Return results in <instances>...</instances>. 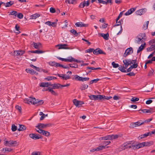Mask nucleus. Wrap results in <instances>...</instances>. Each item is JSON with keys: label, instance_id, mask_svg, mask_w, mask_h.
<instances>
[{"label": "nucleus", "instance_id": "obj_25", "mask_svg": "<svg viewBox=\"0 0 155 155\" xmlns=\"http://www.w3.org/2000/svg\"><path fill=\"white\" fill-rule=\"evenodd\" d=\"M12 149L9 148H7L6 147L5 148H3L1 150L2 151V152H3L4 153H5L7 152H9L12 150Z\"/></svg>", "mask_w": 155, "mask_h": 155}, {"label": "nucleus", "instance_id": "obj_38", "mask_svg": "<svg viewBox=\"0 0 155 155\" xmlns=\"http://www.w3.org/2000/svg\"><path fill=\"white\" fill-rule=\"evenodd\" d=\"M62 75H63L62 78L63 80H67L68 79H69L71 78L70 77L67 75H66L65 74H62Z\"/></svg>", "mask_w": 155, "mask_h": 155}, {"label": "nucleus", "instance_id": "obj_49", "mask_svg": "<svg viewBox=\"0 0 155 155\" xmlns=\"http://www.w3.org/2000/svg\"><path fill=\"white\" fill-rule=\"evenodd\" d=\"M99 80H100L99 79H98V78L92 80L90 81V84H92L93 83H96V82H97V81H99Z\"/></svg>", "mask_w": 155, "mask_h": 155}, {"label": "nucleus", "instance_id": "obj_7", "mask_svg": "<svg viewBox=\"0 0 155 155\" xmlns=\"http://www.w3.org/2000/svg\"><path fill=\"white\" fill-rule=\"evenodd\" d=\"M132 142V141H128L125 143L120 146V148L122 150H124L128 148H130Z\"/></svg>", "mask_w": 155, "mask_h": 155}, {"label": "nucleus", "instance_id": "obj_43", "mask_svg": "<svg viewBox=\"0 0 155 155\" xmlns=\"http://www.w3.org/2000/svg\"><path fill=\"white\" fill-rule=\"evenodd\" d=\"M57 63L54 61H50L48 62V64L50 66L56 67L55 65L57 64Z\"/></svg>", "mask_w": 155, "mask_h": 155}, {"label": "nucleus", "instance_id": "obj_44", "mask_svg": "<svg viewBox=\"0 0 155 155\" xmlns=\"http://www.w3.org/2000/svg\"><path fill=\"white\" fill-rule=\"evenodd\" d=\"M155 48L154 47V46H151L147 48V51H151L153 50H155Z\"/></svg>", "mask_w": 155, "mask_h": 155}, {"label": "nucleus", "instance_id": "obj_53", "mask_svg": "<svg viewBox=\"0 0 155 155\" xmlns=\"http://www.w3.org/2000/svg\"><path fill=\"white\" fill-rule=\"evenodd\" d=\"M94 48H90L86 50L85 51V52L86 53H91V52L93 51Z\"/></svg>", "mask_w": 155, "mask_h": 155}, {"label": "nucleus", "instance_id": "obj_46", "mask_svg": "<svg viewBox=\"0 0 155 155\" xmlns=\"http://www.w3.org/2000/svg\"><path fill=\"white\" fill-rule=\"evenodd\" d=\"M139 99L138 97H133L130 100L131 101L135 102L139 100Z\"/></svg>", "mask_w": 155, "mask_h": 155}, {"label": "nucleus", "instance_id": "obj_33", "mask_svg": "<svg viewBox=\"0 0 155 155\" xmlns=\"http://www.w3.org/2000/svg\"><path fill=\"white\" fill-rule=\"evenodd\" d=\"M40 16L39 14L36 13L31 16V18L32 19H35Z\"/></svg>", "mask_w": 155, "mask_h": 155}, {"label": "nucleus", "instance_id": "obj_22", "mask_svg": "<svg viewBox=\"0 0 155 155\" xmlns=\"http://www.w3.org/2000/svg\"><path fill=\"white\" fill-rule=\"evenodd\" d=\"M29 52H30L32 53H37L38 54H41L43 53L44 51L41 50H35V51H29Z\"/></svg>", "mask_w": 155, "mask_h": 155}, {"label": "nucleus", "instance_id": "obj_55", "mask_svg": "<svg viewBox=\"0 0 155 155\" xmlns=\"http://www.w3.org/2000/svg\"><path fill=\"white\" fill-rule=\"evenodd\" d=\"M17 129V127L15 125L13 124L12 126V130L13 131H15Z\"/></svg>", "mask_w": 155, "mask_h": 155}, {"label": "nucleus", "instance_id": "obj_63", "mask_svg": "<svg viewBox=\"0 0 155 155\" xmlns=\"http://www.w3.org/2000/svg\"><path fill=\"white\" fill-rule=\"evenodd\" d=\"M130 127L131 128H134V127H136L135 125V124L134 123H131L130 124Z\"/></svg>", "mask_w": 155, "mask_h": 155}, {"label": "nucleus", "instance_id": "obj_36", "mask_svg": "<svg viewBox=\"0 0 155 155\" xmlns=\"http://www.w3.org/2000/svg\"><path fill=\"white\" fill-rule=\"evenodd\" d=\"M131 148H132L134 150H136L139 149V147H138V144L133 145V143H132V144L131 143Z\"/></svg>", "mask_w": 155, "mask_h": 155}, {"label": "nucleus", "instance_id": "obj_50", "mask_svg": "<svg viewBox=\"0 0 155 155\" xmlns=\"http://www.w3.org/2000/svg\"><path fill=\"white\" fill-rule=\"evenodd\" d=\"M15 108L18 110V111L20 112L21 113V107L19 106V105H17L15 106Z\"/></svg>", "mask_w": 155, "mask_h": 155}, {"label": "nucleus", "instance_id": "obj_60", "mask_svg": "<svg viewBox=\"0 0 155 155\" xmlns=\"http://www.w3.org/2000/svg\"><path fill=\"white\" fill-rule=\"evenodd\" d=\"M120 99V97L118 96H117L116 95H114L113 97V99H112V100H119Z\"/></svg>", "mask_w": 155, "mask_h": 155}, {"label": "nucleus", "instance_id": "obj_18", "mask_svg": "<svg viewBox=\"0 0 155 155\" xmlns=\"http://www.w3.org/2000/svg\"><path fill=\"white\" fill-rule=\"evenodd\" d=\"M68 45L67 44H58V45L57 46H59L58 48V49H70V48L69 47H66L65 46H68Z\"/></svg>", "mask_w": 155, "mask_h": 155}, {"label": "nucleus", "instance_id": "obj_56", "mask_svg": "<svg viewBox=\"0 0 155 155\" xmlns=\"http://www.w3.org/2000/svg\"><path fill=\"white\" fill-rule=\"evenodd\" d=\"M106 96L104 95H100L99 98H100V100H105L106 99Z\"/></svg>", "mask_w": 155, "mask_h": 155}, {"label": "nucleus", "instance_id": "obj_10", "mask_svg": "<svg viewBox=\"0 0 155 155\" xmlns=\"http://www.w3.org/2000/svg\"><path fill=\"white\" fill-rule=\"evenodd\" d=\"M73 102L74 104L78 107H80L82 106V104H84V103L82 101H78L76 99H74L73 100Z\"/></svg>", "mask_w": 155, "mask_h": 155}, {"label": "nucleus", "instance_id": "obj_58", "mask_svg": "<svg viewBox=\"0 0 155 155\" xmlns=\"http://www.w3.org/2000/svg\"><path fill=\"white\" fill-rule=\"evenodd\" d=\"M50 11L51 13H54L56 12V10L54 8L51 7L50 8Z\"/></svg>", "mask_w": 155, "mask_h": 155}, {"label": "nucleus", "instance_id": "obj_30", "mask_svg": "<svg viewBox=\"0 0 155 155\" xmlns=\"http://www.w3.org/2000/svg\"><path fill=\"white\" fill-rule=\"evenodd\" d=\"M56 88H48L47 89L48 90V91L50 92L52 94L55 95L56 94V93L53 89Z\"/></svg>", "mask_w": 155, "mask_h": 155}, {"label": "nucleus", "instance_id": "obj_24", "mask_svg": "<svg viewBox=\"0 0 155 155\" xmlns=\"http://www.w3.org/2000/svg\"><path fill=\"white\" fill-rule=\"evenodd\" d=\"M149 44L151 46H154L155 49V38L152 39L150 40L149 42Z\"/></svg>", "mask_w": 155, "mask_h": 155}, {"label": "nucleus", "instance_id": "obj_1", "mask_svg": "<svg viewBox=\"0 0 155 155\" xmlns=\"http://www.w3.org/2000/svg\"><path fill=\"white\" fill-rule=\"evenodd\" d=\"M69 84L61 85L60 84L58 83L51 84V83L49 82H41L40 83L39 85L40 87H50L49 86H52V87H64L69 86Z\"/></svg>", "mask_w": 155, "mask_h": 155}, {"label": "nucleus", "instance_id": "obj_47", "mask_svg": "<svg viewBox=\"0 0 155 155\" xmlns=\"http://www.w3.org/2000/svg\"><path fill=\"white\" fill-rule=\"evenodd\" d=\"M148 136V134L147 133H145L144 134L141 135L140 136H139V137H140V139H142L145 137H147Z\"/></svg>", "mask_w": 155, "mask_h": 155}, {"label": "nucleus", "instance_id": "obj_14", "mask_svg": "<svg viewBox=\"0 0 155 155\" xmlns=\"http://www.w3.org/2000/svg\"><path fill=\"white\" fill-rule=\"evenodd\" d=\"M147 9L145 8H142L136 11L135 13L137 15H141L145 13Z\"/></svg>", "mask_w": 155, "mask_h": 155}, {"label": "nucleus", "instance_id": "obj_42", "mask_svg": "<svg viewBox=\"0 0 155 155\" xmlns=\"http://www.w3.org/2000/svg\"><path fill=\"white\" fill-rule=\"evenodd\" d=\"M149 23V21H147L146 22V24L143 25V27L142 28L143 30H145L147 28Z\"/></svg>", "mask_w": 155, "mask_h": 155}, {"label": "nucleus", "instance_id": "obj_17", "mask_svg": "<svg viewBox=\"0 0 155 155\" xmlns=\"http://www.w3.org/2000/svg\"><path fill=\"white\" fill-rule=\"evenodd\" d=\"M98 34L101 36L103 37L105 40H107L108 39L109 35L108 33H107L106 34L99 33Z\"/></svg>", "mask_w": 155, "mask_h": 155}, {"label": "nucleus", "instance_id": "obj_15", "mask_svg": "<svg viewBox=\"0 0 155 155\" xmlns=\"http://www.w3.org/2000/svg\"><path fill=\"white\" fill-rule=\"evenodd\" d=\"M100 96V94H98L97 95H91L89 96V97L91 100L96 101L98 100H100V98H99Z\"/></svg>", "mask_w": 155, "mask_h": 155}, {"label": "nucleus", "instance_id": "obj_13", "mask_svg": "<svg viewBox=\"0 0 155 155\" xmlns=\"http://www.w3.org/2000/svg\"><path fill=\"white\" fill-rule=\"evenodd\" d=\"M51 126V125L50 123L47 124H46L42 123H39L38 124L37 126H36V127L37 128H41L42 129H44L47 127H50Z\"/></svg>", "mask_w": 155, "mask_h": 155}, {"label": "nucleus", "instance_id": "obj_61", "mask_svg": "<svg viewBox=\"0 0 155 155\" xmlns=\"http://www.w3.org/2000/svg\"><path fill=\"white\" fill-rule=\"evenodd\" d=\"M155 53V50L151 54H150L148 57V58L149 59L153 57V56L154 55Z\"/></svg>", "mask_w": 155, "mask_h": 155}, {"label": "nucleus", "instance_id": "obj_27", "mask_svg": "<svg viewBox=\"0 0 155 155\" xmlns=\"http://www.w3.org/2000/svg\"><path fill=\"white\" fill-rule=\"evenodd\" d=\"M57 58L59 60H61L62 61L71 62V58L69 59L63 58L59 57H57Z\"/></svg>", "mask_w": 155, "mask_h": 155}, {"label": "nucleus", "instance_id": "obj_35", "mask_svg": "<svg viewBox=\"0 0 155 155\" xmlns=\"http://www.w3.org/2000/svg\"><path fill=\"white\" fill-rule=\"evenodd\" d=\"M141 120H140L139 121L134 123L135 124L136 127L139 126L143 124L144 123V122H141Z\"/></svg>", "mask_w": 155, "mask_h": 155}, {"label": "nucleus", "instance_id": "obj_52", "mask_svg": "<svg viewBox=\"0 0 155 155\" xmlns=\"http://www.w3.org/2000/svg\"><path fill=\"white\" fill-rule=\"evenodd\" d=\"M15 28L16 29V30L18 31L17 32H16V33L18 34H19L20 32L19 31L20 27L19 26H18V25L17 24L15 25Z\"/></svg>", "mask_w": 155, "mask_h": 155}, {"label": "nucleus", "instance_id": "obj_29", "mask_svg": "<svg viewBox=\"0 0 155 155\" xmlns=\"http://www.w3.org/2000/svg\"><path fill=\"white\" fill-rule=\"evenodd\" d=\"M26 128L25 126L23 125H19V128L18 129V130L19 131H23L25 130Z\"/></svg>", "mask_w": 155, "mask_h": 155}, {"label": "nucleus", "instance_id": "obj_37", "mask_svg": "<svg viewBox=\"0 0 155 155\" xmlns=\"http://www.w3.org/2000/svg\"><path fill=\"white\" fill-rule=\"evenodd\" d=\"M86 1H84L81 2L79 5L78 7L79 8H83L85 6Z\"/></svg>", "mask_w": 155, "mask_h": 155}, {"label": "nucleus", "instance_id": "obj_28", "mask_svg": "<svg viewBox=\"0 0 155 155\" xmlns=\"http://www.w3.org/2000/svg\"><path fill=\"white\" fill-rule=\"evenodd\" d=\"M26 71L28 72L30 74H34L36 73V72L34 70L32 69H30L29 68L26 69Z\"/></svg>", "mask_w": 155, "mask_h": 155}, {"label": "nucleus", "instance_id": "obj_34", "mask_svg": "<svg viewBox=\"0 0 155 155\" xmlns=\"http://www.w3.org/2000/svg\"><path fill=\"white\" fill-rule=\"evenodd\" d=\"M139 111H141L143 113H149L151 112V109H143L140 110H139Z\"/></svg>", "mask_w": 155, "mask_h": 155}, {"label": "nucleus", "instance_id": "obj_48", "mask_svg": "<svg viewBox=\"0 0 155 155\" xmlns=\"http://www.w3.org/2000/svg\"><path fill=\"white\" fill-rule=\"evenodd\" d=\"M112 65L114 68H117L119 67V65L118 64L115 63L114 61L112 63Z\"/></svg>", "mask_w": 155, "mask_h": 155}, {"label": "nucleus", "instance_id": "obj_64", "mask_svg": "<svg viewBox=\"0 0 155 155\" xmlns=\"http://www.w3.org/2000/svg\"><path fill=\"white\" fill-rule=\"evenodd\" d=\"M148 134V136L149 135H151L153 134H155V130H153L149 132L148 133H147Z\"/></svg>", "mask_w": 155, "mask_h": 155}, {"label": "nucleus", "instance_id": "obj_59", "mask_svg": "<svg viewBox=\"0 0 155 155\" xmlns=\"http://www.w3.org/2000/svg\"><path fill=\"white\" fill-rule=\"evenodd\" d=\"M136 10V8H132L128 10L130 14H132L133 12H134Z\"/></svg>", "mask_w": 155, "mask_h": 155}, {"label": "nucleus", "instance_id": "obj_8", "mask_svg": "<svg viewBox=\"0 0 155 155\" xmlns=\"http://www.w3.org/2000/svg\"><path fill=\"white\" fill-rule=\"evenodd\" d=\"M17 143L16 141L10 140L9 141L6 140L4 142V145L6 146L11 147L15 146V144H16Z\"/></svg>", "mask_w": 155, "mask_h": 155}, {"label": "nucleus", "instance_id": "obj_11", "mask_svg": "<svg viewBox=\"0 0 155 155\" xmlns=\"http://www.w3.org/2000/svg\"><path fill=\"white\" fill-rule=\"evenodd\" d=\"M93 53L95 55H98L99 54H106V53L103 51L99 48H97L96 49H94Z\"/></svg>", "mask_w": 155, "mask_h": 155}, {"label": "nucleus", "instance_id": "obj_41", "mask_svg": "<svg viewBox=\"0 0 155 155\" xmlns=\"http://www.w3.org/2000/svg\"><path fill=\"white\" fill-rule=\"evenodd\" d=\"M70 67L77 68H78V65L77 64H69Z\"/></svg>", "mask_w": 155, "mask_h": 155}, {"label": "nucleus", "instance_id": "obj_12", "mask_svg": "<svg viewBox=\"0 0 155 155\" xmlns=\"http://www.w3.org/2000/svg\"><path fill=\"white\" fill-rule=\"evenodd\" d=\"M133 52V49L131 47H130L127 48L125 51V53H124L123 56L124 57H126L127 55L131 54Z\"/></svg>", "mask_w": 155, "mask_h": 155}, {"label": "nucleus", "instance_id": "obj_31", "mask_svg": "<svg viewBox=\"0 0 155 155\" xmlns=\"http://www.w3.org/2000/svg\"><path fill=\"white\" fill-rule=\"evenodd\" d=\"M65 2H68L69 4H75L77 3V0H66Z\"/></svg>", "mask_w": 155, "mask_h": 155}, {"label": "nucleus", "instance_id": "obj_32", "mask_svg": "<svg viewBox=\"0 0 155 155\" xmlns=\"http://www.w3.org/2000/svg\"><path fill=\"white\" fill-rule=\"evenodd\" d=\"M14 2L12 1H10L8 2L5 4V6L6 7H9L14 4Z\"/></svg>", "mask_w": 155, "mask_h": 155}, {"label": "nucleus", "instance_id": "obj_21", "mask_svg": "<svg viewBox=\"0 0 155 155\" xmlns=\"http://www.w3.org/2000/svg\"><path fill=\"white\" fill-rule=\"evenodd\" d=\"M145 45L146 43L145 42L143 44H142L141 45V46L139 47L138 49L137 50V53H139L140 51H142L145 47Z\"/></svg>", "mask_w": 155, "mask_h": 155}, {"label": "nucleus", "instance_id": "obj_4", "mask_svg": "<svg viewBox=\"0 0 155 155\" xmlns=\"http://www.w3.org/2000/svg\"><path fill=\"white\" fill-rule=\"evenodd\" d=\"M153 142L152 141L143 142L138 143V147L139 148L143 147H149L153 145Z\"/></svg>", "mask_w": 155, "mask_h": 155}, {"label": "nucleus", "instance_id": "obj_62", "mask_svg": "<svg viewBox=\"0 0 155 155\" xmlns=\"http://www.w3.org/2000/svg\"><path fill=\"white\" fill-rule=\"evenodd\" d=\"M135 74L133 72L129 73L126 74L127 75L131 76H134L135 75Z\"/></svg>", "mask_w": 155, "mask_h": 155}, {"label": "nucleus", "instance_id": "obj_26", "mask_svg": "<svg viewBox=\"0 0 155 155\" xmlns=\"http://www.w3.org/2000/svg\"><path fill=\"white\" fill-rule=\"evenodd\" d=\"M69 58H71V62H72L73 61H74L75 62H76L77 63H81L82 62L83 63V62H84L83 61H81L79 60H78L77 59H76L75 58H73L72 57H71Z\"/></svg>", "mask_w": 155, "mask_h": 155}, {"label": "nucleus", "instance_id": "obj_19", "mask_svg": "<svg viewBox=\"0 0 155 155\" xmlns=\"http://www.w3.org/2000/svg\"><path fill=\"white\" fill-rule=\"evenodd\" d=\"M33 44V47L36 49H39L40 48L39 47L41 46V44L40 43H36L33 42L32 44Z\"/></svg>", "mask_w": 155, "mask_h": 155}, {"label": "nucleus", "instance_id": "obj_39", "mask_svg": "<svg viewBox=\"0 0 155 155\" xmlns=\"http://www.w3.org/2000/svg\"><path fill=\"white\" fill-rule=\"evenodd\" d=\"M42 134L45 136L48 137L50 135V134L49 132L44 130Z\"/></svg>", "mask_w": 155, "mask_h": 155}, {"label": "nucleus", "instance_id": "obj_3", "mask_svg": "<svg viewBox=\"0 0 155 155\" xmlns=\"http://www.w3.org/2000/svg\"><path fill=\"white\" fill-rule=\"evenodd\" d=\"M24 101L25 103L28 104H30V103L33 104H36V99L31 96L29 97L28 99L27 98L24 99Z\"/></svg>", "mask_w": 155, "mask_h": 155}, {"label": "nucleus", "instance_id": "obj_2", "mask_svg": "<svg viewBox=\"0 0 155 155\" xmlns=\"http://www.w3.org/2000/svg\"><path fill=\"white\" fill-rule=\"evenodd\" d=\"M136 38L137 39V43L138 44H140V41L141 43L144 42L147 38L146 34L145 33H140L136 37Z\"/></svg>", "mask_w": 155, "mask_h": 155}, {"label": "nucleus", "instance_id": "obj_6", "mask_svg": "<svg viewBox=\"0 0 155 155\" xmlns=\"http://www.w3.org/2000/svg\"><path fill=\"white\" fill-rule=\"evenodd\" d=\"M72 79L74 80L81 81H88L89 79V78H83L77 75H74V76L72 78Z\"/></svg>", "mask_w": 155, "mask_h": 155}, {"label": "nucleus", "instance_id": "obj_54", "mask_svg": "<svg viewBox=\"0 0 155 155\" xmlns=\"http://www.w3.org/2000/svg\"><path fill=\"white\" fill-rule=\"evenodd\" d=\"M23 15L21 13H18V14L17 15V17L19 19L22 18H23Z\"/></svg>", "mask_w": 155, "mask_h": 155}, {"label": "nucleus", "instance_id": "obj_5", "mask_svg": "<svg viewBox=\"0 0 155 155\" xmlns=\"http://www.w3.org/2000/svg\"><path fill=\"white\" fill-rule=\"evenodd\" d=\"M126 60H123V62L125 65V66H121L120 67H119L118 69L122 72H127V71L125 70L126 69L128 66L130 65V64L128 63L127 61Z\"/></svg>", "mask_w": 155, "mask_h": 155}, {"label": "nucleus", "instance_id": "obj_20", "mask_svg": "<svg viewBox=\"0 0 155 155\" xmlns=\"http://www.w3.org/2000/svg\"><path fill=\"white\" fill-rule=\"evenodd\" d=\"M16 52L17 53L16 55L17 56H21L24 54L25 52L24 50H17L15 51V52Z\"/></svg>", "mask_w": 155, "mask_h": 155}, {"label": "nucleus", "instance_id": "obj_9", "mask_svg": "<svg viewBox=\"0 0 155 155\" xmlns=\"http://www.w3.org/2000/svg\"><path fill=\"white\" fill-rule=\"evenodd\" d=\"M30 138L34 140H38L42 138V137L38 134L31 133L29 134Z\"/></svg>", "mask_w": 155, "mask_h": 155}, {"label": "nucleus", "instance_id": "obj_40", "mask_svg": "<svg viewBox=\"0 0 155 155\" xmlns=\"http://www.w3.org/2000/svg\"><path fill=\"white\" fill-rule=\"evenodd\" d=\"M123 20H122V19H121L120 20H119V21H117V24H116L115 25H114L113 26V27H114L116 26H117L120 25L121 24H122L123 23Z\"/></svg>", "mask_w": 155, "mask_h": 155}, {"label": "nucleus", "instance_id": "obj_51", "mask_svg": "<svg viewBox=\"0 0 155 155\" xmlns=\"http://www.w3.org/2000/svg\"><path fill=\"white\" fill-rule=\"evenodd\" d=\"M44 101L43 100H39L36 99V104L38 103L39 105H42L43 104Z\"/></svg>", "mask_w": 155, "mask_h": 155}, {"label": "nucleus", "instance_id": "obj_57", "mask_svg": "<svg viewBox=\"0 0 155 155\" xmlns=\"http://www.w3.org/2000/svg\"><path fill=\"white\" fill-rule=\"evenodd\" d=\"M40 153L38 151L33 152L31 154V155H40Z\"/></svg>", "mask_w": 155, "mask_h": 155}, {"label": "nucleus", "instance_id": "obj_45", "mask_svg": "<svg viewBox=\"0 0 155 155\" xmlns=\"http://www.w3.org/2000/svg\"><path fill=\"white\" fill-rule=\"evenodd\" d=\"M123 12H120L117 18L116 19V24L117 23V21H118V20L120 19V18L122 17L123 15Z\"/></svg>", "mask_w": 155, "mask_h": 155}, {"label": "nucleus", "instance_id": "obj_23", "mask_svg": "<svg viewBox=\"0 0 155 155\" xmlns=\"http://www.w3.org/2000/svg\"><path fill=\"white\" fill-rule=\"evenodd\" d=\"M70 32L73 35H74L76 37L78 36V34H79L80 33H81L80 32L77 33V31L74 29L71 30L70 31Z\"/></svg>", "mask_w": 155, "mask_h": 155}, {"label": "nucleus", "instance_id": "obj_16", "mask_svg": "<svg viewBox=\"0 0 155 155\" xmlns=\"http://www.w3.org/2000/svg\"><path fill=\"white\" fill-rule=\"evenodd\" d=\"M75 25L77 27H87L88 26V24H84L83 22H77L75 23Z\"/></svg>", "mask_w": 155, "mask_h": 155}]
</instances>
